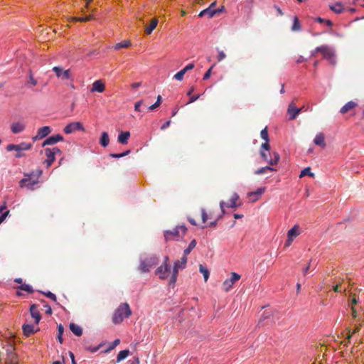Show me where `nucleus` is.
<instances>
[{"label": "nucleus", "instance_id": "nucleus-1", "mask_svg": "<svg viewBox=\"0 0 364 364\" xmlns=\"http://www.w3.org/2000/svg\"><path fill=\"white\" fill-rule=\"evenodd\" d=\"M43 174V171L41 168H37L29 173L24 172L23 178L19 181L18 186L21 188H26L29 191H34L40 183L39 178Z\"/></svg>", "mask_w": 364, "mask_h": 364}, {"label": "nucleus", "instance_id": "nucleus-2", "mask_svg": "<svg viewBox=\"0 0 364 364\" xmlns=\"http://www.w3.org/2000/svg\"><path fill=\"white\" fill-rule=\"evenodd\" d=\"M188 228L186 225H176L171 230H165L163 232L164 242H179L187 234Z\"/></svg>", "mask_w": 364, "mask_h": 364}, {"label": "nucleus", "instance_id": "nucleus-3", "mask_svg": "<svg viewBox=\"0 0 364 364\" xmlns=\"http://www.w3.org/2000/svg\"><path fill=\"white\" fill-rule=\"evenodd\" d=\"M131 315L132 311L129 305L127 303H122L114 311L112 318V323L119 324L124 318L129 317Z\"/></svg>", "mask_w": 364, "mask_h": 364}, {"label": "nucleus", "instance_id": "nucleus-4", "mask_svg": "<svg viewBox=\"0 0 364 364\" xmlns=\"http://www.w3.org/2000/svg\"><path fill=\"white\" fill-rule=\"evenodd\" d=\"M159 263V257L156 255H150L141 259L139 266V270L141 272H149L150 269L157 265Z\"/></svg>", "mask_w": 364, "mask_h": 364}, {"label": "nucleus", "instance_id": "nucleus-5", "mask_svg": "<svg viewBox=\"0 0 364 364\" xmlns=\"http://www.w3.org/2000/svg\"><path fill=\"white\" fill-rule=\"evenodd\" d=\"M44 153L47 157V159L45 160L44 163L46 164V167L48 168L52 165V164L55 160V155L61 154L62 151L59 148L53 147L52 149L46 148L44 149Z\"/></svg>", "mask_w": 364, "mask_h": 364}, {"label": "nucleus", "instance_id": "nucleus-6", "mask_svg": "<svg viewBox=\"0 0 364 364\" xmlns=\"http://www.w3.org/2000/svg\"><path fill=\"white\" fill-rule=\"evenodd\" d=\"M260 155L262 159L267 161L270 166H274L277 165L280 159L279 154L276 152H269L267 154L265 151L263 150H260Z\"/></svg>", "mask_w": 364, "mask_h": 364}, {"label": "nucleus", "instance_id": "nucleus-7", "mask_svg": "<svg viewBox=\"0 0 364 364\" xmlns=\"http://www.w3.org/2000/svg\"><path fill=\"white\" fill-rule=\"evenodd\" d=\"M300 228L298 225H295L293 228L287 232V239L284 244V247H289L293 242L294 240L300 235Z\"/></svg>", "mask_w": 364, "mask_h": 364}, {"label": "nucleus", "instance_id": "nucleus-8", "mask_svg": "<svg viewBox=\"0 0 364 364\" xmlns=\"http://www.w3.org/2000/svg\"><path fill=\"white\" fill-rule=\"evenodd\" d=\"M241 276L235 272H231L230 278L225 279L223 283V289L228 292L233 287L234 284L240 279Z\"/></svg>", "mask_w": 364, "mask_h": 364}, {"label": "nucleus", "instance_id": "nucleus-9", "mask_svg": "<svg viewBox=\"0 0 364 364\" xmlns=\"http://www.w3.org/2000/svg\"><path fill=\"white\" fill-rule=\"evenodd\" d=\"M75 131L85 132L83 124L80 122H73L68 124L63 129V132L67 134H71Z\"/></svg>", "mask_w": 364, "mask_h": 364}, {"label": "nucleus", "instance_id": "nucleus-10", "mask_svg": "<svg viewBox=\"0 0 364 364\" xmlns=\"http://www.w3.org/2000/svg\"><path fill=\"white\" fill-rule=\"evenodd\" d=\"M171 266H165L161 264L155 271V274L159 277L160 279H166L171 274Z\"/></svg>", "mask_w": 364, "mask_h": 364}, {"label": "nucleus", "instance_id": "nucleus-11", "mask_svg": "<svg viewBox=\"0 0 364 364\" xmlns=\"http://www.w3.org/2000/svg\"><path fill=\"white\" fill-rule=\"evenodd\" d=\"M32 148V144L26 142H21L18 144H10L6 146L8 151H28Z\"/></svg>", "mask_w": 364, "mask_h": 364}, {"label": "nucleus", "instance_id": "nucleus-12", "mask_svg": "<svg viewBox=\"0 0 364 364\" xmlns=\"http://www.w3.org/2000/svg\"><path fill=\"white\" fill-rule=\"evenodd\" d=\"M53 71L55 73L56 76L61 80H69L71 79V73L69 69L63 70V68L55 66L53 68Z\"/></svg>", "mask_w": 364, "mask_h": 364}, {"label": "nucleus", "instance_id": "nucleus-13", "mask_svg": "<svg viewBox=\"0 0 364 364\" xmlns=\"http://www.w3.org/2000/svg\"><path fill=\"white\" fill-rule=\"evenodd\" d=\"M51 128L49 126H44L38 129L36 136L33 137V140L38 141L47 136L51 132Z\"/></svg>", "mask_w": 364, "mask_h": 364}, {"label": "nucleus", "instance_id": "nucleus-14", "mask_svg": "<svg viewBox=\"0 0 364 364\" xmlns=\"http://www.w3.org/2000/svg\"><path fill=\"white\" fill-rule=\"evenodd\" d=\"M38 306L36 304H33L30 306L29 311L32 318L35 320V323L38 324L41 320V314L38 309Z\"/></svg>", "mask_w": 364, "mask_h": 364}, {"label": "nucleus", "instance_id": "nucleus-15", "mask_svg": "<svg viewBox=\"0 0 364 364\" xmlns=\"http://www.w3.org/2000/svg\"><path fill=\"white\" fill-rule=\"evenodd\" d=\"M63 140V136L60 134H55L50 136H48L41 144L42 147H44L47 145H53L55 144L59 141H61Z\"/></svg>", "mask_w": 364, "mask_h": 364}, {"label": "nucleus", "instance_id": "nucleus-16", "mask_svg": "<svg viewBox=\"0 0 364 364\" xmlns=\"http://www.w3.org/2000/svg\"><path fill=\"white\" fill-rule=\"evenodd\" d=\"M303 108H297L292 103L290 104L287 109V112L289 114V120H294L301 112Z\"/></svg>", "mask_w": 364, "mask_h": 364}, {"label": "nucleus", "instance_id": "nucleus-17", "mask_svg": "<svg viewBox=\"0 0 364 364\" xmlns=\"http://www.w3.org/2000/svg\"><path fill=\"white\" fill-rule=\"evenodd\" d=\"M240 197L237 193H234L231 198L229 200V203H226L227 208H235L237 207H240L242 205V203H237V201L239 200Z\"/></svg>", "mask_w": 364, "mask_h": 364}, {"label": "nucleus", "instance_id": "nucleus-18", "mask_svg": "<svg viewBox=\"0 0 364 364\" xmlns=\"http://www.w3.org/2000/svg\"><path fill=\"white\" fill-rule=\"evenodd\" d=\"M315 50L316 52H321L326 59L330 60L333 57V52L326 46L317 47Z\"/></svg>", "mask_w": 364, "mask_h": 364}, {"label": "nucleus", "instance_id": "nucleus-19", "mask_svg": "<svg viewBox=\"0 0 364 364\" xmlns=\"http://www.w3.org/2000/svg\"><path fill=\"white\" fill-rule=\"evenodd\" d=\"M180 269L175 268L173 267V269L171 272V277L169 279L168 286L169 288L173 289L176 286V283L177 282L178 276V272Z\"/></svg>", "mask_w": 364, "mask_h": 364}, {"label": "nucleus", "instance_id": "nucleus-20", "mask_svg": "<svg viewBox=\"0 0 364 364\" xmlns=\"http://www.w3.org/2000/svg\"><path fill=\"white\" fill-rule=\"evenodd\" d=\"M14 282L18 283V284H21V285L18 286L17 287V289H18L20 290H23V291H27L29 294L33 293L34 290H33V287L31 285H29V284H22L23 283V280H22L21 278H16L14 279Z\"/></svg>", "mask_w": 364, "mask_h": 364}, {"label": "nucleus", "instance_id": "nucleus-21", "mask_svg": "<svg viewBox=\"0 0 364 364\" xmlns=\"http://www.w3.org/2000/svg\"><path fill=\"white\" fill-rule=\"evenodd\" d=\"M22 330L23 335L26 337H29L30 336L34 334L36 332L38 331L40 329L37 328L34 329V326L32 324H23L22 326Z\"/></svg>", "mask_w": 364, "mask_h": 364}, {"label": "nucleus", "instance_id": "nucleus-22", "mask_svg": "<svg viewBox=\"0 0 364 364\" xmlns=\"http://www.w3.org/2000/svg\"><path fill=\"white\" fill-rule=\"evenodd\" d=\"M220 9H212L211 7H208L203 11H201L199 14L200 17H203L207 16L208 18H212L215 14L219 13Z\"/></svg>", "mask_w": 364, "mask_h": 364}, {"label": "nucleus", "instance_id": "nucleus-23", "mask_svg": "<svg viewBox=\"0 0 364 364\" xmlns=\"http://www.w3.org/2000/svg\"><path fill=\"white\" fill-rule=\"evenodd\" d=\"M329 9L337 14L343 13L345 10L344 6L341 2H336L335 4L329 5Z\"/></svg>", "mask_w": 364, "mask_h": 364}, {"label": "nucleus", "instance_id": "nucleus-24", "mask_svg": "<svg viewBox=\"0 0 364 364\" xmlns=\"http://www.w3.org/2000/svg\"><path fill=\"white\" fill-rule=\"evenodd\" d=\"M11 129L14 134H19L25 129V125L21 122H14L11 126Z\"/></svg>", "mask_w": 364, "mask_h": 364}, {"label": "nucleus", "instance_id": "nucleus-25", "mask_svg": "<svg viewBox=\"0 0 364 364\" xmlns=\"http://www.w3.org/2000/svg\"><path fill=\"white\" fill-rule=\"evenodd\" d=\"M105 84L101 80H96L92 84L91 91L102 92L105 90Z\"/></svg>", "mask_w": 364, "mask_h": 364}, {"label": "nucleus", "instance_id": "nucleus-26", "mask_svg": "<svg viewBox=\"0 0 364 364\" xmlns=\"http://www.w3.org/2000/svg\"><path fill=\"white\" fill-rule=\"evenodd\" d=\"M130 136V133L128 131L122 132L118 135V141L122 144H127L128 143L129 138Z\"/></svg>", "mask_w": 364, "mask_h": 364}, {"label": "nucleus", "instance_id": "nucleus-27", "mask_svg": "<svg viewBox=\"0 0 364 364\" xmlns=\"http://www.w3.org/2000/svg\"><path fill=\"white\" fill-rule=\"evenodd\" d=\"M357 105V103H355V102L349 101L341 108L340 112L341 114H345L350 111V109L355 108Z\"/></svg>", "mask_w": 364, "mask_h": 364}, {"label": "nucleus", "instance_id": "nucleus-28", "mask_svg": "<svg viewBox=\"0 0 364 364\" xmlns=\"http://www.w3.org/2000/svg\"><path fill=\"white\" fill-rule=\"evenodd\" d=\"M314 142L315 144L322 148H324L326 146V143L323 134L319 133L316 134V137L314 139Z\"/></svg>", "mask_w": 364, "mask_h": 364}, {"label": "nucleus", "instance_id": "nucleus-29", "mask_svg": "<svg viewBox=\"0 0 364 364\" xmlns=\"http://www.w3.org/2000/svg\"><path fill=\"white\" fill-rule=\"evenodd\" d=\"M187 260V258L182 257L181 259L174 262L173 267L178 269H183L186 267Z\"/></svg>", "mask_w": 364, "mask_h": 364}, {"label": "nucleus", "instance_id": "nucleus-30", "mask_svg": "<svg viewBox=\"0 0 364 364\" xmlns=\"http://www.w3.org/2000/svg\"><path fill=\"white\" fill-rule=\"evenodd\" d=\"M70 330L77 336H81L82 335V328L74 323H71L69 326Z\"/></svg>", "mask_w": 364, "mask_h": 364}, {"label": "nucleus", "instance_id": "nucleus-31", "mask_svg": "<svg viewBox=\"0 0 364 364\" xmlns=\"http://www.w3.org/2000/svg\"><path fill=\"white\" fill-rule=\"evenodd\" d=\"M109 143V138L107 132H103L101 134V137L100 139V144L102 146L106 147L108 146Z\"/></svg>", "mask_w": 364, "mask_h": 364}, {"label": "nucleus", "instance_id": "nucleus-32", "mask_svg": "<svg viewBox=\"0 0 364 364\" xmlns=\"http://www.w3.org/2000/svg\"><path fill=\"white\" fill-rule=\"evenodd\" d=\"M158 24V20L156 18H153L151 20V22L149 26H147L145 29V33L147 35H149L151 33V32L155 29Z\"/></svg>", "mask_w": 364, "mask_h": 364}, {"label": "nucleus", "instance_id": "nucleus-33", "mask_svg": "<svg viewBox=\"0 0 364 364\" xmlns=\"http://www.w3.org/2000/svg\"><path fill=\"white\" fill-rule=\"evenodd\" d=\"M130 353L129 350L126 349L119 352L117 356V362L119 363L120 361L124 360Z\"/></svg>", "mask_w": 364, "mask_h": 364}, {"label": "nucleus", "instance_id": "nucleus-34", "mask_svg": "<svg viewBox=\"0 0 364 364\" xmlns=\"http://www.w3.org/2000/svg\"><path fill=\"white\" fill-rule=\"evenodd\" d=\"M131 45V42L129 41H123L120 43H117L114 46L115 50H119L121 48H126L129 47Z\"/></svg>", "mask_w": 364, "mask_h": 364}, {"label": "nucleus", "instance_id": "nucleus-35", "mask_svg": "<svg viewBox=\"0 0 364 364\" xmlns=\"http://www.w3.org/2000/svg\"><path fill=\"white\" fill-rule=\"evenodd\" d=\"M301 29V26L299 22V20L297 16H294L293 19V25L291 26V30L293 31H298Z\"/></svg>", "mask_w": 364, "mask_h": 364}, {"label": "nucleus", "instance_id": "nucleus-36", "mask_svg": "<svg viewBox=\"0 0 364 364\" xmlns=\"http://www.w3.org/2000/svg\"><path fill=\"white\" fill-rule=\"evenodd\" d=\"M39 293L45 295L46 297L49 298L50 299L53 300L56 303L57 305H59V303L57 301V298L55 294L53 293L48 291H38Z\"/></svg>", "mask_w": 364, "mask_h": 364}, {"label": "nucleus", "instance_id": "nucleus-37", "mask_svg": "<svg viewBox=\"0 0 364 364\" xmlns=\"http://www.w3.org/2000/svg\"><path fill=\"white\" fill-rule=\"evenodd\" d=\"M199 271L200 273L203 274L204 280L206 282L209 278V275H210L209 270L203 264H200L199 265Z\"/></svg>", "mask_w": 364, "mask_h": 364}, {"label": "nucleus", "instance_id": "nucleus-38", "mask_svg": "<svg viewBox=\"0 0 364 364\" xmlns=\"http://www.w3.org/2000/svg\"><path fill=\"white\" fill-rule=\"evenodd\" d=\"M267 171H275V169L270 166H267L265 167H262L260 168H258L257 170H256L255 171V173L257 175H261V174L265 173L267 172Z\"/></svg>", "mask_w": 364, "mask_h": 364}, {"label": "nucleus", "instance_id": "nucleus-39", "mask_svg": "<svg viewBox=\"0 0 364 364\" xmlns=\"http://www.w3.org/2000/svg\"><path fill=\"white\" fill-rule=\"evenodd\" d=\"M64 332V327L62 324L58 325V335H57V339L60 343H63V334Z\"/></svg>", "mask_w": 364, "mask_h": 364}, {"label": "nucleus", "instance_id": "nucleus-40", "mask_svg": "<svg viewBox=\"0 0 364 364\" xmlns=\"http://www.w3.org/2000/svg\"><path fill=\"white\" fill-rule=\"evenodd\" d=\"M265 191V188H259L255 192H250L248 193L249 196H256L257 197L254 199L257 200L258 197L263 194Z\"/></svg>", "mask_w": 364, "mask_h": 364}, {"label": "nucleus", "instance_id": "nucleus-41", "mask_svg": "<svg viewBox=\"0 0 364 364\" xmlns=\"http://www.w3.org/2000/svg\"><path fill=\"white\" fill-rule=\"evenodd\" d=\"M305 176H309L311 177H313L314 176V173L311 172L310 167H306V168H304L301 171L299 177L302 178Z\"/></svg>", "mask_w": 364, "mask_h": 364}, {"label": "nucleus", "instance_id": "nucleus-42", "mask_svg": "<svg viewBox=\"0 0 364 364\" xmlns=\"http://www.w3.org/2000/svg\"><path fill=\"white\" fill-rule=\"evenodd\" d=\"M93 19L92 15L85 16L83 17H75L73 18V20L75 21H80V22H86L89 21Z\"/></svg>", "mask_w": 364, "mask_h": 364}, {"label": "nucleus", "instance_id": "nucleus-43", "mask_svg": "<svg viewBox=\"0 0 364 364\" xmlns=\"http://www.w3.org/2000/svg\"><path fill=\"white\" fill-rule=\"evenodd\" d=\"M39 301L43 304V307L46 309L45 313L48 315L52 314L53 311L51 306L48 304V303L44 299H40Z\"/></svg>", "mask_w": 364, "mask_h": 364}, {"label": "nucleus", "instance_id": "nucleus-44", "mask_svg": "<svg viewBox=\"0 0 364 364\" xmlns=\"http://www.w3.org/2000/svg\"><path fill=\"white\" fill-rule=\"evenodd\" d=\"M130 152H131L130 150H127L120 154H109V156L112 158L119 159V158L127 156Z\"/></svg>", "mask_w": 364, "mask_h": 364}, {"label": "nucleus", "instance_id": "nucleus-45", "mask_svg": "<svg viewBox=\"0 0 364 364\" xmlns=\"http://www.w3.org/2000/svg\"><path fill=\"white\" fill-rule=\"evenodd\" d=\"M161 95H159L157 97V99H156V102H154V104H153L152 105H151L150 107H149V110L150 111H153L154 109H155L156 108H157L161 104Z\"/></svg>", "mask_w": 364, "mask_h": 364}, {"label": "nucleus", "instance_id": "nucleus-46", "mask_svg": "<svg viewBox=\"0 0 364 364\" xmlns=\"http://www.w3.org/2000/svg\"><path fill=\"white\" fill-rule=\"evenodd\" d=\"M120 343L119 339H115L111 344H109V347L105 350V353L109 352L113 350L117 345Z\"/></svg>", "mask_w": 364, "mask_h": 364}, {"label": "nucleus", "instance_id": "nucleus-47", "mask_svg": "<svg viewBox=\"0 0 364 364\" xmlns=\"http://www.w3.org/2000/svg\"><path fill=\"white\" fill-rule=\"evenodd\" d=\"M333 290L336 292H345L346 291V287H343L341 284L339 283L333 287Z\"/></svg>", "mask_w": 364, "mask_h": 364}, {"label": "nucleus", "instance_id": "nucleus-48", "mask_svg": "<svg viewBox=\"0 0 364 364\" xmlns=\"http://www.w3.org/2000/svg\"><path fill=\"white\" fill-rule=\"evenodd\" d=\"M260 136L262 139H264L265 141H269V135L267 132V127H265L260 132Z\"/></svg>", "mask_w": 364, "mask_h": 364}, {"label": "nucleus", "instance_id": "nucleus-49", "mask_svg": "<svg viewBox=\"0 0 364 364\" xmlns=\"http://www.w3.org/2000/svg\"><path fill=\"white\" fill-rule=\"evenodd\" d=\"M185 74H186V73H184V71L183 70H181L180 71H178L177 73L175 74L173 77L176 80L181 81L183 79V76Z\"/></svg>", "mask_w": 364, "mask_h": 364}, {"label": "nucleus", "instance_id": "nucleus-50", "mask_svg": "<svg viewBox=\"0 0 364 364\" xmlns=\"http://www.w3.org/2000/svg\"><path fill=\"white\" fill-rule=\"evenodd\" d=\"M215 66V64L213 65L204 74L203 77V80H206L210 78V75H211V72H212V70L213 68V67Z\"/></svg>", "mask_w": 364, "mask_h": 364}, {"label": "nucleus", "instance_id": "nucleus-51", "mask_svg": "<svg viewBox=\"0 0 364 364\" xmlns=\"http://www.w3.org/2000/svg\"><path fill=\"white\" fill-rule=\"evenodd\" d=\"M260 150H263L264 151H267L269 152L270 145L269 144V141H265L264 143H262V145H261V149Z\"/></svg>", "mask_w": 364, "mask_h": 364}, {"label": "nucleus", "instance_id": "nucleus-52", "mask_svg": "<svg viewBox=\"0 0 364 364\" xmlns=\"http://www.w3.org/2000/svg\"><path fill=\"white\" fill-rule=\"evenodd\" d=\"M201 217H202V221L203 223H206L208 218V215L204 208L201 209Z\"/></svg>", "mask_w": 364, "mask_h": 364}, {"label": "nucleus", "instance_id": "nucleus-53", "mask_svg": "<svg viewBox=\"0 0 364 364\" xmlns=\"http://www.w3.org/2000/svg\"><path fill=\"white\" fill-rule=\"evenodd\" d=\"M220 208L221 209V214L222 215H224L226 213L225 208L226 207V203L223 200L220 202Z\"/></svg>", "mask_w": 364, "mask_h": 364}, {"label": "nucleus", "instance_id": "nucleus-54", "mask_svg": "<svg viewBox=\"0 0 364 364\" xmlns=\"http://www.w3.org/2000/svg\"><path fill=\"white\" fill-rule=\"evenodd\" d=\"M200 96V95L199 94L189 96L190 97H189V101L188 102V103L194 102L195 101H196L197 100L199 99Z\"/></svg>", "mask_w": 364, "mask_h": 364}, {"label": "nucleus", "instance_id": "nucleus-55", "mask_svg": "<svg viewBox=\"0 0 364 364\" xmlns=\"http://www.w3.org/2000/svg\"><path fill=\"white\" fill-rule=\"evenodd\" d=\"M100 345H99L98 346L94 347V348L85 346V348L87 350H89L92 353L97 352L100 349Z\"/></svg>", "mask_w": 364, "mask_h": 364}, {"label": "nucleus", "instance_id": "nucleus-56", "mask_svg": "<svg viewBox=\"0 0 364 364\" xmlns=\"http://www.w3.org/2000/svg\"><path fill=\"white\" fill-rule=\"evenodd\" d=\"M225 57H226V55L223 51H222V50L218 51V55L217 57L218 61L220 62V61L223 60V59L225 58Z\"/></svg>", "mask_w": 364, "mask_h": 364}, {"label": "nucleus", "instance_id": "nucleus-57", "mask_svg": "<svg viewBox=\"0 0 364 364\" xmlns=\"http://www.w3.org/2000/svg\"><path fill=\"white\" fill-rule=\"evenodd\" d=\"M195 67L194 64L193 63H189L188 65H187L185 68H183L182 70L184 71V73H187L188 71L193 69Z\"/></svg>", "mask_w": 364, "mask_h": 364}, {"label": "nucleus", "instance_id": "nucleus-58", "mask_svg": "<svg viewBox=\"0 0 364 364\" xmlns=\"http://www.w3.org/2000/svg\"><path fill=\"white\" fill-rule=\"evenodd\" d=\"M142 102H143L142 100H139V101H138V102H136L135 103V105H134V109H135V111H136V112H140L141 111L140 110V107H141Z\"/></svg>", "mask_w": 364, "mask_h": 364}, {"label": "nucleus", "instance_id": "nucleus-59", "mask_svg": "<svg viewBox=\"0 0 364 364\" xmlns=\"http://www.w3.org/2000/svg\"><path fill=\"white\" fill-rule=\"evenodd\" d=\"M197 242L195 239L192 240L189 243L188 247L193 250L196 246Z\"/></svg>", "mask_w": 364, "mask_h": 364}, {"label": "nucleus", "instance_id": "nucleus-60", "mask_svg": "<svg viewBox=\"0 0 364 364\" xmlns=\"http://www.w3.org/2000/svg\"><path fill=\"white\" fill-rule=\"evenodd\" d=\"M161 264L165 265V266H171L170 259H169L168 256L164 257L163 263Z\"/></svg>", "mask_w": 364, "mask_h": 364}, {"label": "nucleus", "instance_id": "nucleus-61", "mask_svg": "<svg viewBox=\"0 0 364 364\" xmlns=\"http://www.w3.org/2000/svg\"><path fill=\"white\" fill-rule=\"evenodd\" d=\"M16 153L15 154V157L17 159L22 158L25 156V154L23 152V151H16Z\"/></svg>", "mask_w": 364, "mask_h": 364}, {"label": "nucleus", "instance_id": "nucleus-62", "mask_svg": "<svg viewBox=\"0 0 364 364\" xmlns=\"http://www.w3.org/2000/svg\"><path fill=\"white\" fill-rule=\"evenodd\" d=\"M311 259L308 263V265L305 268L303 269V274L304 276L306 275V274L308 273L309 269L311 267Z\"/></svg>", "mask_w": 364, "mask_h": 364}, {"label": "nucleus", "instance_id": "nucleus-63", "mask_svg": "<svg viewBox=\"0 0 364 364\" xmlns=\"http://www.w3.org/2000/svg\"><path fill=\"white\" fill-rule=\"evenodd\" d=\"M191 250L188 248V247L183 250V257H185V258H187V256L191 252Z\"/></svg>", "mask_w": 364, "mask_h": 364}, {"label": "nucleus", "instance_id": "nucleus-64", "mask_svg": "<svg viewBox=\"0 0 364 364\" xmlns=\"http://www.w3.org/2000/svg\"><path fill=\"white\" fill-rule=\"evenodd\" d=\"M130 364H139V359L138 357H134L132 360H129Z\"/></svg>", "mask_w": 364, "mask_h": 364}]
</instances>
